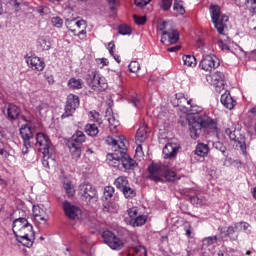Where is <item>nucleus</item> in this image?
<instances>
[{
	"label": "nucleus",
	"instance_id": "obj_44",
	"mask_svg": "<svg viewBox=\"0 0 256 256\" xmlns=\"http://www.w3.org/2000/svg\"><path fill=\"white\" fill-rule=\"evenodd\" d=\"M173 9L174 11H177L179 15H185V7H183V2L181 0L174 1Z\"/></svg>",
	"mask_w": 256,
	"mask_h": 256
},
{
	"label": "nucleus",
	"instance_id": "obj_47",
	"mask_svg": "<svg viewBox=\"0 0 256 256\" xmlns=\"http://www.w3.org/2000/svg\"><path fill=\"white\" fill-rule=\"evenodd\" d=\"M89 119L94 123H101V114L97 111H90L89 112Z\"/></svg>",
	"mask_w": 256,
	"mask_h": 256
},
{
	"label": "nucleus",
	"instance_id": "obj_53",
	"mask_svg": "<svg viewBox=\"0 0 256 256\" xmlns=\"http://www.w3.org/2000/svg\"><path fill=\"white\" fill-rule=\"evenodd\" d=\"M172 5H173V0H162L160 7L162 11H169Z\"/></svg>",
	"mask_w": 256,
	"mask_h": 256
},
{
	"label": "nucleus",
	"instance_id": "obj_52",
	"mask_svg": "<svg viewBox=\"0 0 256 256\" xmlns=\"http://www.w3.org/2000/svg\"><path fill=\"white\" fill-rule=\"evenodd\" d=\"M113 49H115V42H110L108 44V50H109L110 55H112L114 57L116 62L121 63V57L119 55H115L113 53Z\"/></svg>",
	"mask_w": 256,
	"mask_h": 256
},
{
	"label": "nucleus",
	"instance_id": "obj_42",
	"mask_svg": "<svg viewBox=\"0 0 256 256\" xmlns=\"http://www.w3.org/2000/svg\"><path fill=\"white\" fill-rule=\"evenodd\" d=\"M122 193L125 197V199H133L137 195V192L129 186H126L123 190Z\"/></svg>",
	"mask_w": 256,
	"mask_h": 256
},
{
	"label": "nucleus",
	"instance_id": "obj_33",
	"mask_svg": "<svg viewBox=\"0 0 256 256\" xmlns=\"http://www.w3.org/2000/svg\"><path fill=\"white\" fill-rule=\"evenodd\" d=\"M83 85H85V83L80 78H71L68 81V87H70V89H83Z\"/></svg>",
	"mask_w": 256,
	"mask_h": 256
},
{
	"label": "nucleus",
	"instance_id": "obj_43",
	"mask_svg": "<svg viewBox=\"0 0 256 256\" xmlns=\"http://www.w3.org/2000/svg\"><path fill=\"white\" fill-rule=\"evenodd\" d=\"M235 225L236 231L239 233V231H245L246 233H251V230H249V223L247 222H238Z\"/></svg>",
	"mask_w": 256,
	"mask_h": 256
},
{
	"label": "nucleus",
	"instance_id": "obj_4",
	"mask_svg": "<svg viewBox=\"0 0 256 256\" xmlns=\"http://www.w3.org/2000/svg\"><path fill=\"white\" fill-rule=\"evenodd\" d=\"M35 141L37 150L43 155V167L49 168V161H53V158H51V141H49V137L43 133H37Z\"/></svg>",
	"mask_w": 256,
	"mask_h": 256
},
{
	"label": "nucleus",
	"instance_id": "obj_56",
	"mask_svg": "<svg viewBox=\"0 0 256 256\" xmlns=\"http://www.w3.org/2000/svg\"><path fill=\"white\" fill-rule=\"evenodd\" d=\"M51 21L54 27H58V29L63 27V19H61V17H53Z\"/></svg>",
	"mask_w": 256,
	"mask_h": 256
},
{
	"label": "nucleus",
	"instance_id": "obj_49",
	"mask_svg": "<svg viewBox=\"0 0 256 256\" xmlns=\"http://www.w3.org/2000/svg\"><path fill=\"white\" fill-rule=\"evenodd\" d=\"M130 73H137L141 69V65L137 61L130 62L128 66Z\"/></svg>",
	"mask_w": 256,
	"mask_h": 256
},
{
	"label": "nucleus",
	"instance_id": "obj_38",
	"mask_svg": "<svg viewBox=\"0 0 256 256\" xmlns=\"http://www.w3.org/2000/svg\"><path fill=\"white\" fill-rule=\"evenodd\" d=\"M190 201L193 205H196V207H201L202 205H205L207 200L203 195H196L190 197Z\"/></svg>",
	"mask_w": 256,
	"mask_h": 256
},
{
	"label": "nucleus",
	"instance_id": "obj_30",
	"mask_svg": "<svg viewBox=\"0 0 256 256\" xmlns=\"http://www.w3.org/2000/svg\"><path fill=\"white\" fill-rule=\"evenodd\" d=\"M106 120L108 121L109 125L113 127L114 129H117L119 127V121L115 117V114H113V110L107 109L106 111Z\"/></svg>",
	"mask_w": 256,
	"mask_h": 256
},
{
	"label": "nucleus",
	"instance_id": "obj_8",
	"mask_svg": "<svg viewBox=\"0 0 256 256\" xmlns=\"http://www.w3.org/2000/svg\"><path fill=\"white\" fill-rule=\"evenodd\" d=\"M102 238L104 243H106L110 249H114L116 251L123 249V245H125L121 238L117 237V235L109 230H105L102 233Z\"/></svg>",
	"mask_w": 256,
	"mask_h": 256
},
{
	"label": "nucleus",
	"instance_id": "obj_6",
	"mask_svg": "<svg viewBox=\"0 0 256 256\" xmlns=\"http://www.w3.org/2000/svg\"><path fill=\"white\" fill-rule=\"evenodd\" d=\"M22 119L26 124L20 128V136L26 142V145L32 142L37 147V136L35 138L33 137V116H22Z\"/></svg>",
	"mask_w": 256,
	"mask_h": 256
},
{
	"label": "nucleus",
	"instance_id": "obj_55",
	"mask_svg": "<svg viewBox=\"0 0 256 256\" xmlns=\"http://www.w3.org/2000/svg\"><path fill=\"white\" fill-rule=\"evenodd\" d=\"M134 22L136 25H145L147 18L145 16L133 15Z\"/></svg>",
	"mask_w": 256,
	"mask_h": 256
},
{
	"label": "nucleus",
	"instance_id": "obj_10",
	"mask_svg": "<svg viewBox=\"0 0 256 256\" xmlns=\"http://www.w3.org/2000/svg\"><path fill=\"white\" fill-rule=\"evenodd\" d=\"M219 65V58L215 55H206L199 63V67L208 73L215 71Z\"/></svg>",
	"mask_w": 256,
	"mask_h": 256
},
{
	"label": "nucleus",
	"instance_id": "obj_41",
	"mask_svg": "<svg viewBox=\"0 0 256 256\" xmlns=\"http://www.w3.org/2000/svg\"><path fill=\"white\" fill-rule=\"evenodd\" d=\"M113 195H115V188L113 186H106L104 188V196H103L105 201H110Z\"/></svg>",
	"mask_w": 256,
	"mask_h": 256
},
{
	"label": "nucleus",
	"instance_id": "obj_14",
	"mask_svg": "<svg viewBox=\"0 0 256 256\" xmlns=\"http://www.w3.org/2000/svg\"><path fill=\"white\" fill-rule=\"evenodd\" d=\"M25 61L32 71H43L45 69V61L43 58L36 56L35 54H27L25 56Z\"/></svg>",
	"mask_w": 256,
	"mask_h": 256
},
{
	"label": "nucleus",
	"instance_id": "obj_15",
	"mask_svg": "<svg viewBox=\"0 0 256 256\" xmlns=\"http://www.w3.org/2000/svg\"><path fill=\"white\" fill-rule=\"evenodd\" d=\"M79 193L84 199H88V201H91V199L97 196V190L90 183L80 184Z\"/></svg>",
	"mask_w": 256,
	"mask_h": 256
},
{
	"label": "nucleus",
	"instance_id": "obj_1",
	"mask_svg": "<svg viewBox=\"0 0 256 256\" xmlns=\"http://www.w3.org/2000/svg\"><path fill=\"white\" fill-rule=\"evenodd\" d=\"M185 113L194 115L190 116L188 119L191 139H199L202 131L203 133H206V135H217V133H219L217 122L206 113H203V108L201 106L190 104L189 107H187V110H185Z\"/></svg>",
	"mask_w": 256,
	"mask_h": 256
},
{
	"label": "nucleus",
	"instance_id": "obj_5",
	"mask_svg": "<svg viewBox=\"0 0 256 256\" xmlns=\"http://www.w3.org/2000/svg\"><path fill=\"white\" fill-rule=\"evenodd\" d=\"M210 15L215 29H217L220 35H223V31L227 27V21H229V16L225 14L221 15V7L215 4L210 5Z\"/></svg>",
	"mask_w": 256,
	"mask_h": 256
},
{
	"label": "nucleus",
	"instance_id": "obj_7",
	"mask_svg": "<svg viewBox=\"0 0 256 256\" xmlns=\"http://www.w3.org/2000/svg\"><path fill=\"white\" fill-rule=\"evenodd\" d=\"M87 81L93 91H105L109 85L107 79L103 77L98 71H92L88 74Z\"/></svg>",
	"mask_w": 256,
	"mask_h": 256
},
{
	"label": "nucleus",
	"instance_id": "obj_29",
	"mask_svg": "<svg viewBox=\"0 0 256 256\" xmlns=\"http://www.w3.org/2000/svg\"><path fill=\"white\" fill-rule=\"evenodd\" d=\"M37 45L42 51H49L51 49V41L45 36L38 38Z\"/></svg>",
	"mask_w": 256,
	"mask_h": 256
},
{
	"label": "nucleus",
	"instance_id": "obj_45",
	"mask_svg": "<svg viewBox=\"0 0 256 256\" xmlns=\"http://www.w3.org/2000/svg\"><path fill=\"white\" fill-rule=\"evenodd\" d=\"M215 243H217V236L206 237L202 240V247H209L215 245Z\"/></svg>",
	"mask_w": 256,
	"mask_h": 256
},
{
	"label": "nucleus",
	"instance_id": "obj_23",
	"mask_svg": "<svg viewBox=\"0 0 256 256\" xmlns=\"http://www.w3.org/2000/svg\"><path fill=\"white\" fill-rule=\"evenodd\" d=\"M149 133V128L145 125V123H141L140 127L138 128L136 132V141L138 143H144V141L147 139V134Z\"/></svg>",
	"mask_w": 256,
	"mask_h": 256
},
{
	"label": "nucleus",
	"instance_id": "obj_17",
	"mask_svg": "<svg viewBox=\"0 0 256 256\" xmlns=\"http://www.w3.org/2000/svg\"><path fill=\"white\" fill-rule=\"evenodd\" d=\"M33 216L36 225H46L49 221V215H47V212L39 206L33 207Z\"/></svg>",
	"mask_w": 256,
	"mask_h": 256
},
{
	"label": "nucleus",
	"instance_id": "obj_20",
	"mask_svg": "<svg viewBox=\"0 0 256 256\" xmlns=\"http://www.w3.org/2000/svg\"><path fill=\"white\" fill-rule=\"evenodd\" d=\"M0 156L4 161H9L13 155H11V146L5 140V137H0Z\"/></svg>",
	"mask_w": 256,
	"mask_h": 256
},
{
	"label": "nucleus",
	"instance_id": "obj_64",
	"mask_svg": "<svg viewBox=\"0 0 256 256\" xmlns=\"http://www.w3.org/2000/svg\"><path fill=\"white\" fill-rule=\"evenodd\" d=\"M184 231H185L187 237H191V225H189V224L185 225L184 226Z\"/></svg>",
	"mask_w": 256,
	"mask_h": 256
},
{
	"label": "nucleus",
	"instance_id": "obj_63",
	"mask_svg": "<svg viewBox=\"0 0 256 256\" xmlns=\"http://www.w3.org/2000/svg\"><path fill=\"white\" fill-rule=\"evenodd\" d=\"M180 50H181L180 45L167 48V51H169V53H177V51H180Z\"/></svg>",
	"mask_w": 256,
	"mask_h": 256
},
{
	"label": "nucleus",
	"instance_id": "obj_58",
	"mask_svg": "<svg viewBox=\"0 0 256 256\" xmlns=\"http://www.w3.org/2000/svg\"><path fill=\"white\" fill-rule=\"evenodd\" d=\"M225 134L231 139V141H235L237 139V136L235 135V132L231 130V128H227L225 130Z\"/></svg>",
	"mask_w": 256,
	"mask_h": 256
},
{
	"label": "nucleus",
	"instance_id": "obj_21",
	"mask_svg": "<svg viewBox=\"0 0 256 256\" xmlns=\"http://www.w3.org/2000/svg\"><path fill=\"white\" fill-rule=\"evenodd\" d=\"M106 161L110 167H116L117 169H121V161H122V156H121V150H117L112 154H108Z\"/></svg>",
	"mask_w": 256,
	"mask_h": 256
},
{
	"label": "nucleus",
	"instance_id": "obj_54",
	"mask_svg": "<svg viewBox=\"0 0 256 256\" xmlns=\"http://www.w3.org/2000/svg\"><path fill=\"white\" fill-rule=\"evenodd\" d=\"M213 147L214 149H217V151H220L221 153H223V155H225L227 151V147H225V145H223V143L219 141L214 142Z\"/></svg>",
	"mask_w": 256,
	"mask_h": 256
},
{
	"label": "nucleus",
	"instance_id": "obj_22",
	"mask_svg": "<svg viewBox=\"0 0 256 256\" xmlns=\"http://www.w3.org/2000/svg\"><path fill=\"white\" fill-rule=\"evenodd\" d=\"M220 101L223 106L226 107V109H234L235 105H237V102L233 100V97H231V93L227 90L221 95Z\"/></svg>",
	"mask_w": 256,
	"mask_h": 256
},
{
	"label": "nucleus",
	"instance_id": "obj_57",
	"mask_svg": "<svg viewBox=\"0 0 256 256\" xmlns=\"http://www.w3.org/2000/svg\"><path fill=\"white\" fill-rule=\"evenodd\" d=\"M137 7H145L151 3V0H134Z\"/></svg>",
	"mask_w": 256,
	"mask_h": 256
},
{
	"label": "nucleus",
	"instance_id": "obj_28",
	"mask_svg": "<svg viewBox=\"0 0 256 256\" xmlns=\"http://www.w3.org/2000/svg\"><path fill=\"white\" fill-rule=\"evenodd\" d=\"M176 99H177V105L179 107H183L185 111H187V107L191 105V99H188L185 97V94H176Z\"/></svg>",
	"mask_w": 256,
	"mask_h": 256
},
{
	"label": "nucleus",
	"instance_id": "obj_27",
	"mask_svg": "<svg viewBox=\"0 0 256 256\" xmlns=\"http://www.w3.org/2000/svg\"><path fill=\"white\" fill-rule=\"evenodd\" d=\"M68 147L70 149V153L74 159H79L81 157V145L75 142H68Z\"/></svg>",
	"mask_w": 256,
	"mask_h": 256
},
{
	"label": "nucleus",
	"instance_id": "obj_13",
	"mask_svg": "<svg viewBox=\"0 0 256 256\" xmlns=\"http://www.w3.org/2000/svg\"><path fill=\"white\" fill-rule=\"evenodd\" d=\"M62 209L68 219H79L81 217V208L73 205L71 202L65 200L62 202Z\"/></svg>",
	"mask_w": 256,
	"mask_h": 256
},
{
	"label": "nucleus",
	"instance_id": "obj_32",
	"mask_svg": "<svg viewBox=\"0 0 256 256\" xmlns=\"http://www.w3.org/2000/svg\"><path fill=\"white\" fill-rule=\"evenodd\" d=\"M114 185L116 189H119L120 191L124 190L129 185V180L125 176H120L115 179Z\"/></svg>",
	"mask_w": 256,
	"mask_h": 256
},
{
	"label": "nucleus",
	"instance_id": "obj_46",
	"mask_svg": "<svg viewBox=\"0 0 256 256\" xmlns=\"http://www.w3.org/2000/svg\"><path fill=\"white\" fill-rule=\"evenodd\" d=\"M80 247L83 253H87V250H85L86 248L89 247V238H87V236L85 235L80 236Z\"/></svg>",
	"mask_w": 256,
	"mask_h": 256
},
{
	"label": "nucleus",
	"instance_id": "obj_51",
	"mask_svg": "<svg viewBox=\"0 0 256 256\" xmlns=\"http://www.w3.org/2000/svg\"><path fill=\"white\" fill-rule=\"evenodd\" d=\"M218 46L220 47L221 51H229V41L225 38H220L218 40Z\"/></svg>",
	"mask_w": 256,
	"mask_h": 256
},
{
	"label": "nucleus",
	"instance_id": "obj_61",
	"mask_svg": "<svg viewBox=\"0 0 256 256\" xmlns=\"http://www.w3.org/2000/svg\"><path fill=\"white\" fill-rule=\"evenodd\" d=\"M137 213V208L135 207L128 209V216L130 217V220L135 219L137 217Z\"/></svg>",
	"mask_w": 256,
	"mask_h": 256
},
{
	"label": "nucleus",
	"instance_id": "obj_3",
	"mask_svg": "<svg viewBox=\"0 0 256 256\" xmlns=\"http://www.w3.org/2000/svg\"><path fill=\"white\" fill-rule=\"evenodd\" d=\"M167 165L163 163H152L148 166L149 179L159 183L163 180V175L167 181H174L177 174L174 171L168 170Z\"/></svg>",
	"mask_w": 256,
	"mask_h": 256
},
{
	"label": "nucleus",
	"instance_id": "obj_25",
	"mask_svg": "<svg viewBox=\"0 0 256 256\" xmlns=\"http://www.w3.org/2000/svg\"><path fill=\"white\" fill-rule=\"evenodd\" d=\"M21 113V109L17 107V105L14 104H9L7 108V116L10 118L12 121H15L17 117H19Z\"/></svg>",
	"mask_w": 256,
	"mask_h": 256
},
{
	"label": "nucleus",
	"instance_id": "obj_19",
	"mask_svg": "<svg viewBox=\"0 0 256 256\" xmlns=\"http://www.w3.org/2000/svg\"><path fill=\"white\" fill-rule=\"evenodd\" d=\"M120 155L122 157L121 160V169H135V167H137V162H135V160L131 159L130 156H128L127 152V148H120Z\"/></svg>",
	"mask_w": 256,
	"mask_h": 256
},
{
	"label": "nucleus",
	"instance_id": "obj_37",
	"mask_svg": "<svg viewBox=\"0 0 256 256\" xmlns=\"http://www.w3.org/2000/svg\"><path fill=\"white\" fill-rule=\"evenodd\" d=\"M144 223H147V217L143 215L136 216L135 219L130 220L132 227H142Z\"/></svg>",
	"mask_w": 256,
	"mask_h": 256
},
{
	"label": "nucleus",
	"instance_id": "obj_62",
	"mask_svg": "<svg viewBox=\"0 0 256 256\" xmlns=\"http://www.w3.org/2000/svg\"><path fill=\"white\" fill-rule=\"evenodd\" d=\"M103 211L105 212V213H111L112 211H113V206H111V204L110 203H104V205H103Z\"/></svg>",
	"mask_w": 256,
	"mask_h": 256
},
{
	"label": "nucleus",
	"instance_id": "obj_11",
	"mask_svg": "<svg viewBox=\"0 0 256 256\" xmlns=\"http://www.w3.org/2000/svg\"><path fill=\"white\" fill-rule=\"evenodd\" d=\"M77 107H79V96L69 94L65 105V113L62 114V119L71 117V115H73L77 110Z\"/></svg>",
	"mask_w": 256,
	"mask_h": 256
},
{
	"label": "nucleus",
	"instance_id": "obj_2",
	"mask_svg": "<svg viewBox=\"0 0 256 256\" xmlns=\"http://www.w3.org/2000/svg\"><path fill=\"white\" fill-rule=\"evenodd\" d=\"M12 229L18 243L24 247H32L33 241H35V231H33V225L26 218L15 219Z\"/></svg>",
	"mask_w": 256,
	"mask_h": 256
},
{
	"label": "nucleus",
	"instance_id": "obj_60",
	"mask_svg": "<svg viewBox=\"0 0 256 256\" xmlns=\"http://www.w3.org/2000/svg\"><path fill=\"white\" fill-rule=\"evenodd\" d=\"M96 62L98 65H101V67H107V65H109V60L107 58H98L96 59Z\"/></svg>",
	"mask_w": 256,
	"mask_h": 256
},
{
	"label": "nucleus",
	"instance_id": "obj_59",
	"mask_svg": "<svg viewBox=\"0 0 256 256\" xmlns=\"http://www.w3.org/2000/svg\"><path fill=\"white\" fill-rule=\"evenodd\" d=\"M31 145H33V142H28V144L23 141V147H22V153L23 155H27V153H29V148L31 147Z\"/></svg>",
	"mask_w": 256,
	"mask_h": 256
},
{
	"label": "nucleus",
	"instance_id": "obj_31",
	"mask_svg": "<svg viewBox=\"0 0 256 256\" xmlns=\"http://www.w3.org/2000/svg\"><path fill=\"white\" fill-rule=\"evenodd\" d=\"M132 256H147V249L143 245L133 246L129 252Z\"/></svg>",
	"mask_w": 256,
	"mask_h": 256
},
{
	"label": "nucleus",
	"instance_id": "obj_26",
	"mask_svg": "<svg viewBox=\"0 0 256 256\" xmlns=\"http://www.w3.org/2000/svg\"><path fill=\"white\" fill-rule=\"evenodd\" d=\"M195 155H198V157H207L209 155V145L198 143L195 149Z\"/></svg>",
	"mask_w": 256,
	"mask_h": 256
},
{
	"label": "nucleus",
	"instance_id": "obj_40",
	"mask_svg": "<svg viewBox=\"0 0 256 256\" xmlns=\"http://www.w3.org/2000/svg\"><path fill=\"white\" fill-rule=\"evenodd\" d=\"M63 187L68 195V197H73L75 195V188L73 187V183L69 180L63 183Z\"/></svg>",
	"mask_w": 256,
	"mask_h": 256
},
{
	"label": "nucleus",
	"instance_id": "obj_34",
	"mask_svg": "<svg viewBox=\"0 0 256 256\" xmlns=\"http://www.w3.org/2000/svg\"><path fill=\"white\" fill-rule=\"evenodd\" d=\"M106 142L108 143V145H112L114 151H121V149H125V144L123 142H120L119 145V142H117V140H115L113 137H107Z\"/></svg>",
	"mask_w": 256,
	"mask_h": 256
},
{
	"label": "nucleus",
	"instance_id": "obj_12",
	"mask_svg": "<svg viewBox=\"0 0 256 256\" xmlns=\"http://www.w3.org/2000/svg\"><path fill=\"white\" fill-rule=\"evenodd\" d=\"M67 27L73 35H77L78 37L80 35H85L87 31H85L87 27V22L85 20H71L67 22Z\"/></svg>",
	"mask_w": 256,
	"mask_h": 256
},
{
	"label": "nucleus",
	"instance_id": "obj_50",
	"mask_svg": "<svg viewBox=\"0 0 256 256\" xmlns=\"http://www.w3.org/2000/svg\"><path fill=\"white\" fill-rule=\"evenodd\" d=\"M118 33L120 35H131V27H129L125 24H122L118 28Z\"/></svg>",
	"mask_w": 256,
	"mask_h": 256
},
{
	"label": "nucleus",
	"instance_id": "obj_36",
	"mask_svg": "<svg viewBox=\"0 0 256 256\" xmlns=\"http://www.w3.org/2000/svg\"><path fill=\"white\" fill-rule=\"evenodd\" d=\"M85 134L81 131H77L73 136L72 140H70V143H76L78 145H81L82 143H85Z\"/></svg>",
	"mask_w": 256,
	"mask_h": 256
},
{
	"label": "nucleus",
	"instance_id": "obj_16",
	"mask_svg": "<svg viewBox=\"0 0 256 256\" xmlns=\"http://www.w3.org/2000/svg\"><path fill=\"white\" fill-rule=\"evenodd\" d=\"M180 145L177 142H168L163 148L164 159H174L179 153Z\"/></svg>",
	"mask_w": 256,
	"mask_h": 256
},
{
	"label": "nucleus",
	"instance_id": "obj_18",
	"mask_svg": "<svg viewBox=\"0 0 256 256\" xmlns=\"http://www.w3.org/2000/svg\"><path fill=\"white\" fill-rule=\"evenodd\" d=\"M211 83L215 87L217 93H221L225 89V74L222 72H215L211 76Z\"/></svg>",
	"mask_w": 256,
	"mask_h": 256
},
{
	"label": "nucleus",
	"instance_id": "obj_9",
	"mask_svg": "<svg viewBox=\"0 0 256 256\" xmlns=\"http://www.w3.org/2000/svg\"><path fill=\"white\" fill-rule=\"evenodd\" d=\"M167 29V22L162 23V28H160V31H162V37H161V43H170V45H175L179 41V32L173 28Z\"/></svg>",
	"mask_w": 256,
	"mask_h": 256
},
{
	"label": "nucleus",
	"instance_id": "obj_39",
	"mask_svg": "<svg viewBox=\"0 0 256 256\" xmlns=\"http://www.w3.org/2000/svg\"><path fill=\"white\" fill-rule=\"evenodd\" d=\"M85 131H86L87 135H90V137H96V135L99 134V128L97 127V124L86 125Z\"/></svg>",
	"mask_w": 256,
	"mask_h": 256
},
{
	"label": "nucleus",
	"instance_id": "obj_48",
	"mask_svg": "<svg viewBox=\"0 0 256 256\" xmlns=\"http://www.w3.org/2000/svg\"><path fill=\"white\" fill-rule=\"evenodd\" d=\"M245 5L250 13H256V0H245Z\"/></svg>",
	"mask_w": 256,
	"mask_h": 256
},
{
	"label": "nucleus",
	"instance_id": "obj_24",
	"mask_svg": "<svg viewBox=\"0 0 256 256\" xmlns=\"http://www.w3.org/2000/svg\"><path fill=\"white\" fill-rule=\"evenodd\" d=\"M222 233H225V236L229 237L232 241H237V238L239 237V232L235 228V225L223 228Z\"/></svg>",
	"mask_w": 256,
	"mask_h": 256
},
{
	"label": "nucleus",
	"instance_id": "obj_35",
	"mask_svg": "<svg viewBox=\"0 0 256 256\" xmlns=\"http://www.w3.org/2000/svg\"><path fill=\"white\" fill-rule=\"evenodd\" d=\"M184 65L186 67H197V58L193 55H184L182 57Z\"/></svg>",
	"mask_w": 256,
	"mask_h": 256
}]
</instances>
